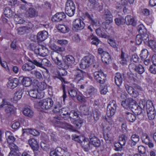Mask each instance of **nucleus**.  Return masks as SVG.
Segmentation results:
<instances>
[{
  "label": "nucleus",
  "instance_id": "nucleus-19",
  "mask_svg": "<svg viewBox=\"0 0 156 156\" xmlns=\"http://www.w3.org/2000/svg\"><path fill=\"white\" fill-rule=\"evenodd\" d=\"M97 92V90L92 86H90L87 90L84 92L83 94L86 98H88L92 96Z\"/></svg>",
  "mask_w": 156,
  "mask_h": 156
},
{
  "label": "nucleus",
  "instance_id": "nucleus-34",
  "mask_svg": "<svg viewBox=\"0 0 156 156\" xmlns=\"http://www.w3.org/2000/svg\"><path fill=\"white\" fill-rule=\"evenodd\" d=\"M28 142L30 146L32 149L37 150L38 148V145L36 140L33 138L30 139L29 140Z\"/></svg>",
  "mask_w": 156,
  "mask_h": 156
},
{
  "label": "nucleus",
  "instance_id": "nucleus-21",
  "mask_svg": "<svg viewBox=\"0 0 156 156\" xmlns=\"http://www.w3.org/2000/svg\"><path fill=\"white\" fill-rule=\"evenodd\" d=\"M7 142L9 144V147L10 149H16L17 146L14 144L16 138L12 136L9 135L7 139Z\"/></svg>",
  "mask_w": 156,
  "mask_h": 156
},
{
  "label": "nucleus",
  "instance_id": "nucleus-60",
  "mask_svg": "<svg viewBox=\"0 0 156 156\" xmlns=\"http://www.w3.org/2000/svg\"><path fill=\"white\" fill-rule=\"evenodd\" d=\"M115 23L118 25H119L124 23V19L122 17H120L119 18H116L115 19Z\"/></svg>",
  "mask_w": 156,
  "mask_h": 156
},
{
  "label": "nucleus",
  "instance_id": "nucleus-37",
  "mask_svg": "<svg viewBox=\"0 0 156 156\" xmlns=\"http://www.w3.org/2000/svg\"><path fill=\"white\" fill-rule=\"evenodd\" d=\"M75 125L77 129L80 128L83 123V120L79 117L73 120L72 122Z\"/></svg>",
  "mask_w": 156,
  "mask_h": 156
},
{
  "label": "nucleus",
  "instance_id": "nucleus-51",
  "mask_svg": "<svg viewBox=\"0 0 156 156\" xmlns=\"http://www.w3.org/2000/svg\"><path fill=\"white\" fill-rule=\"evenodd\" d=\"M62 127L64 128H67L72 131H75L74 128L70 124L66 122H62L61 124Z\"/></svg>",
  "mask_w": 156,
  "mask_h": 156
},
{
  "label": "nucleus",
  "instance_id": "nucleus-32",
  "mask_svg": "<svg viewBox=\"0 0 156 156\" xmlns=\"http://www.w3.org/2000/svg\"><path fill=\"white\" fill-rule=\"evenodd\" d=\"M35 68L34 65L33 64V63L30 62L23 65L22 67V69L24 71H29L34 69Z\"/></svg>",
  "mask_w": 156,
  "mask_h": 156
},
{
  "label": "nucleus",
  "instance_id": "nucleus-45",
  "mask_svg": "<svg viewBox=\"0 0 156 156\" xmlns=\"http://www.w3.org/2000/svg\"><path fill=\"white\" fill-rule=\"evenodd\" d=\"M4 13L6 16L10 17L12 16L13 15V12L9 7H6L4 11Z\"/></svg>",
  "mask_w": 156,
  "mask_h": 156
},
{
  "label": "nucleus",
  "instance_id": "nucleus-12",
  "mask_svg": "<svg viewBox=\"0 0 156 156\" xmlns=\"http://www.w3.org/2000/svg\"><path fill=\"white\" fill-rule=\"evenodd\" d=\"M75 62V59L74 57L71 55H69L66 56L65 58L64 62L65 65H64V68L67 69L69 66H71Z\"/></svg>",
  "mask_w": 156,
  "mask_h": 156
},
{
  "label": "nucleus",
  "instance_id": "nucleus-40",
  "mask_svg": "<svg viewBox=\"0 0 156 156\" xmlns=\"http://www.w3.org/2000/svg\"><path fill=\"white\" fill-rule=\"evenodd\" d=\"M126 118L128 121L133 122L136 120V117L134 114L127 112H126Z\"/></svg>",
  "mask_w": 156,
  "mask_h": 156
},
{
  "label": "nucleus",
  "instance_id": "nucleus-6",
  "mask_svg": "<svg viewBox=\"0 0 156 156\" xmlns=\"http://www.w3.org/2000/svg\"><path fill=\"white\" fill-rule=\"evenodd\" d=\"M72 26L73 30L79 32L84 29L85 25L82 20L77 19L73 21Z\"/></svg>",
  "mask_w": 156,
  "mask_h": 156
},
{
  "label": "nucleus",
  "instance_id": "nucleus-39",
  "mask_svg": "<svg viewBox=\"0 0 156 156\" xmlns=\"http://www.w3.org/2000/svg\"><path fill=\"white\" fill-rule=\"evenodd\" d=\"M127 55L123 52L122 51L121 55V64L123 65H127Z\"/></svg>",
  "mask_w": 156,
  "mask_h": 156
},
{
  "label": "nucleus",
  "instance_id": "nucleus-44",
  "mask_svg": "<svg viewBox=\"0 0 156 156\" xmlns=\"http://www.w3.org/2000/svg\"><path fill=\"white\" fill-rule=\"evenodd\" d=\"M90 39L92 40L91 43L92 44L97 46L99 43L100 41L98 38L96 36H94L93 34H92L89 37Z\"/></svg>",
  "mask_w": 156,
  "mask_h": 156
},
{
  "label": "nucleus",
  "instance_id": "nucleus-1",
  "mask_svg": "<svg viewBox=\"0 0 156 156\" xmlns=\"http://www.w3.org/2000/svg\"><path fill=\"white\" fill-rule=\"evenodd\" d=\"M103 16L105 20V22L103 24L105 25L106 31L108 32V30L109 32L111 31V32L112 30V27L110 24L113 22V16L111 12L108 9H105L104 10Z\"/></svg>",
  "mask_w": 156,
  "mask_h": 156
},
{
  "label": "nucleus",
  "instance_id": "nucleus-17",
  "mask_svg": "<svg viewBox=\"0 0 156 156\" xmlns=\"http://www.w3.org/2000/svg\"><path fill=\"white\" fill-rule=\"evenodd\" d=\"M28 94L30 97L34 98L41 99L44 97L43 93L39 92L37 90H31L29 91Z\"/></svg>",
  "mask_w": 156,
  "mask_h": 156
},
{
  "label": "nucleus",
  "instance_id": "nucleus-58",
  "mask_svg": "<svg viewBox=\"0 0 156 156\" xmlns=\"http://www.w3.org/2000/svg\"><path fill=\"white\" fill-rule=\"evenodd\" d=\"M141 35L142 37V41H143L145 44H147V43L149 41V36L148 34H147V33H144Z\"/></svg>",
  "mask_w": 156,
  "mask_h": 156
},
{
  "label": "nucleus",
  "instance_id": "nucleus-29",
  "mask_svg": "<svg viewBox=\"0 0 156 156\" xmlns=\"http://www.w3.org/2000/svg\"><path fill=\"white\" fill-rule=\"evenodd\" d=\"M96 33L97 35L102 38H108L109 36L105 33V29L102 28H99L96 30Z\"/></svg>",
  "mask_w": 156,
  "mask_h": 156
},
{
  "label": "nucleus",
  "instance_id": "nucleus-52",
  "mask_svg": "<svg viewBox=\"0 0 156 156\" xmlns=\"http://www.w3.org/2000/svg\"><path fill=\"white\" fill-rule=\"evenodd\" d=\"M137 30L139 32L140 35L147 33V30L142 24H140L138 26Z\"/></svg>",
  "mask_w": 156,
  "mask_h": 156
},
{
  "label": "nucleus",
  "instance_id": "nucleus-57",
  "mask_svg": "<svg viewBox=\"0 0 156 156\" xmlns=\"http://www.w3.org/2000/svg\"><path fill=\"white\" fill-rule=\"evenodd\" d=\"M104 73L101 71H96L94 73V79L97 81L98 80L99 78L101 77V75H103Z\"/></svg>",
  "mask_w": 156,
  "mask_h": 156
},
{
  "label": "nucleus",
  "instance_id": "nucleus-10",
  "mask_svg": "<svg viewBox=\"0 0 156 156\" xmlns=\"http://www.w3.org/2000/svg\"><path fill=\"white\" fill-rule=\"evenodd\" d=\"M126 137L124 134L120 135L119 138V143L115 144V150L117 151H120L122 148V146L125 145L126 143Z\"/></svg>",
  "mask_w": 156,
  "mask_h": 156
},
{
  "label": "nucleus",
  "instance_id": "nucleus-43",
  "mask_svg": "<svg viewBox=\"0 0 156 156\" xmlns=\"http://www.w3.org/2000/svg\"><path fill=\"white\" fill-rule=\"evenodd\" d=\"M117 92L122 98L124 99L126 97L127 95V93L125 90L120 87L119 86H118V88H117Z\"/></svg>",
  "mask_w": 156,
  "mask_h": 156
},
{
  "label": "nucleus",
  "instance_id": "nucleus-38",
  "mask_svg": "<svg viewBox=\"0 0 156 156\" xmlns=\"http://www.w3.org/2000/svg\"><path fill=\"white\" fill-rule=\"evenodd\" d=\"M72 122L73 120L79 117L77 112L75 110H72L69 112L68 116Z\"/></svg>",
  "mask_w": 156,
  "mask_h": 156
},
{
  "label": "nucleus",
  "instance_id": "nucleus-9",
  "mask_svg": "<svg viewBox=\"0 0 156 156\" xmlns=\"http://www.w3.org/2000/svg\"><path fill=\"white\" fill-rule=\"evenodd\" d=\"M51 55L52 59L56 65L64 68V64L62 63L63 60L60 55L56 52H53L51 53Z\"/></svg>",
  "mask_w": 156,
  "mask_h": 156
},
{
  "label": "nucleus",
  "instance_id": "nucleus-2",
  "mask_svg": "<svg viewBox=\"0 0 156 156\" xmlns=\"http://www.w3.org/2000/svg\"><path fill=\"white\" fill-rule=\"evenodd\" d=\"M94 61V57L91 55L86 56L81 60L80 64V68L85 69L88 68Z\"/></svg>",
  "mask_w": 156,
  "mask_h": 156
},
{
  "label": "nucleus",
  "instance_id": "nucleus-14",
  "mask_svg": "<svg viewBox=\"0 0 156 156\" xmlns=\"http://www.w3.org/2000/svg\"><path fill=\"white\" fill-rule=\"evenodd\" d=\"M37 38V42H41L46 39L48 37V33L46 31H42L38 32L37 36H34Z\"/></svg>",
  "mask_w": 156,
  "mask_h": 156
},
{
  "label": "nucleus",
  "instance_id": "nucleus-27",
  "mask_svg": "<svg viewBox=\"0 0 156 156\" xmlns=\"http://www.w3.org/2000/svg\"><path fill=\"white\" fill-rule=\"evenodd\" d=\"M19 83L18 79L14 78L9 81L8 87L11 89H14L16 87Z\"/></svg>",
  "mask_w": 156,
  "mask_h": 156
},
{
  "label": "nucleus",
  "instance_id": "nucleus-20",
  "mask_svg": "<svg viewBox=\"0 0 156 156\" xmlns=\"http://www.w3.org/2000/svg\"><path fill=\"white\" fill-rule=\"evenodd\" d=\"M89 138L91 144V145H92L94 146L97 147H98L100 146L101 142L97 137L94 136H92L90 135L89 136Z\"/></svg>",
  "mask_w": 156,
  "mask_h": 156
},
{
  "label": "nucleus",
  "instance_id": "nucleus-26",
  "mask_svg": "<svg viewBox=\"0 0 156 156\" xmlns=\"http://www.w3.org/2000/svg\"><path fill=\"white\" fill-rule=\"evenodd\" d=\"M135 102V103L131 107V109L135 115H137L142 113V109Z\"/></svg>",
  "mask_w": 156,
  "mask_h": 156
},
{
  "label": "nucleus",
  "instance_id": "nucleus-41",
  "mask_svg": "<svg viewBox=\"0 0 156 156\" xmlns=\"http://www.w3.org/2000/svg\"><path fill=\"white\" fill-rule=\"evenodd\" d=\"M57 29L58 30L62 33H65L68 32L69 31V27L64 25H58Z\"/></svg>",
  "mask_w": 156,
  "mask_h": 156
},
{
  "label": "nucleus",
  "instance_id": "nucleus-7",
  "mask_svg": "<svg viewBox=\"0 0 156 156\" xmlns=\"http://www.w3.org/2000/svg\"><path fill=\"white\" fill-rule=\"evenodd\" d=\"M146 107L148 117L150 120L154 119L155 117L156 112L152 103L150 101L147 103Z\"/></svg>",
  "mask_w": 156,
  "mask_h": 156
},
{
  "label": "nucleus",
  "instance_id": "nucleus-59",
  "mask_svg": "<svg viewBox=\"0 0 156 156\" xmlns=\"http://www.w3.org/2000/svg\"><path fill=\"white\" fill-rule=\"evenodd\" d=\"M106 80V76L104 74L103 75H101V77L99 78L98 80L96 81L101 84H104Z\"/></svg>",
  "mask_w": 156,
  "mask_h": 156
},
{
  "label": "nucleus",
  "instance_id": "nucleus-42",
  "mask_svg": "<svg viewBox=\"0 0 156 156\" xmlns=\"http://www.w3.org/2000/svg\"><path fill=\"white\" fill-rule=\"evenodd\" d=\"M141 138L142 142L145 144L148 143L150 140L149 136L146 133H142L141 136Z\"/></svg>",
  "mask_w": 156,
  "mask_h": 156
},
{
  "label": "nucleus",
  "instance_id": "nucleus-47",
  "mask_svg": "<svg viewBox=\"0 0 156 156\" xmlns=\"http://www.w3.org/2000/svg\"><path fill=\"white\" fill-rule=\"evenodd\" d=\"M37 86L38 90L43 91L46 89L47 85L44 82H39L37 83Z\"/></svg>",
  "mask_w": 156,
  "mask_h": 156
},
{
  "label": "nucleus",
  "instance_id": "nucleus-35",
  "mask_svg": "<svg viewBox=\"0 0 156 156\" xmlns=\"http://www.w3.org/2000/svg\"><path fill=\"white\" fill-rule=\"evenodd\" d=\"M58 76H55L54 78H58L59 79L62 83L63 82L64 83H66V82L65 81V79L64 78L62 77V76H66L67 75V72L64 70H62L59 72V73H58Z\"/></svg>",
  "mask_w": 156,
  "mask_h": 156
},
{
  "label": "nucleus",
  "instance_id": "nucleus-54",
  "mask_svg": "<svg viewBox=\"0 0 156 156\" xmlns=\"http://www.w3.org/2000/svg\"><path fill=\"white\" fill-rule=\"evenodd\" d=\"M17 30L19 34H23L27 32L28 30V28L25 27H23L19 28Z\"/></svg>",
  "mask_w": 156,
  "mask_h": 156
},
{
  "label": "nucleus",
  "instance_id": "nucleus-5",
  "mask_svg": "<svg viewBox=\"0 0 156 156\" xmlns=\"http://www.w3.org/2000/svg\"><path fill=\"white\" fill-rule=\"evenodd\" d=\"M54 102L51 98H47L41 100L38 103V105L41 108L48 109L52 107Z\"/></svg>",
  "mask_w": 156,
  "mask_h": 156
},
{
  "label": "nucleus",
  "instance_id": "nucleus-55",
  "mask_svg": "<svg viewBox=\"0 0 156 156\" xmlns=\"http://www.w3.org/2000/svg\"><path fill=\"white\" fill-rule=\"evenodd\" d=\"M68 93L72 97H75L77 96V93L76 90L74 88H70L68 90Z\"/></svg>",
  "mask_w": 156,
  "mask_h": 156
},
{
  "label": "nucleus",
  "instance_id": "nucleus-31",
  "mask_svg": "<svg viewBox=\"0 0 156 156\" xmlns=\"http://www.w3.org/2000/svg\"><path fill=\"white\" fill-rule=\"evenodd\" d=\"M23 114L26 116L31 118L34 115V112L30 108H25L23 111Z\"/></svg>",
  "mask_w": 156,
  "mask_h": 156
},
{
  "label": "nucleus",
  "instance_id": "nucleus-22",
  "mask_svg": "<svg viewBox=\"0 0 156 156\" xmlns=\"http://www.w3.org/2000/svg\"><path fill=\"white\" fill-rule=\"evenodd\" d=\"M124 23L127 25H132L135 26L136 25V21L130 15H127L125 19Z\"/></svg>",
  "mask_w": 156,
  "mask_h": 156
},
{
  "label": "nucleus",
  "instance_id": "nucleus-25",
  "mask_svg": "<svg viewBox=\"0 0 156 156\" xmlns=\"http://www.w3.org/2000/svg\"><path fill=\"white\" fill-rule=\"evenodd\" d=\"M22 79L21 82L23 86L25 87L29 86L32 82V80L29 77H23L21 76L19 77L20 80Z\"/></svg>",
  "mask_w": 156,
  "mask_h": 156
},
{
  "label": "nucleus",
  "instance_id": "nucleus-23",
  "mask_svg": "<svg viewBox=\"0 0 156 156\" xmlns=\"http://www.w3.org/2000/svg\"><path fill=\"white\" fill-rule=\"evenodd\" d=\"M26 14L28 17L33 18L37 16L38 12L34 9L30 8L27 11Z\"/></svg>",
  "mask_w": 156,
  "mask_h": 156
},
{
  "label": "nucleus",
  "instance_id": "nucleus-33",
  "mask_svg": "<svg viewBox=\"0 0 156 156\" xmlns=\"http://www.w3.org/2000/svg\"><path fill=\"white\" fill-rule=\"evenodd\" d=\"M122 80L121 74L119 73H116L115 77V80L116 85L118 86L121 85L122 83Z\"/></svg>",
  "mask_w": 156,
  "mask_h": 156
},
{
  "label": "nucleus",
  "instance_id": "nucleus-15",
  "mask_svg": "<svg viewBox=\"0 0 156 156\" xmlns=\"http://www.w3.org/2000/svg\"><path fill=\"white\" fill-rule=\"evenodd\" d=\"M135 102L136 101L132 98H128L122 101L121 105L126 109H131V107L135 103Z\"/></svg>",
  "mask_w": 156,
  "mask_h": 156
},
{
  "label": "nucleus",
  "instance_id": "nucleus-53",
  "mask_svg": "<svg viewBox=\"0 0 156 156\" xmlns=\"http://www.w3.org/2000/svg\"><path fill=\"white\" fill-rule=\"evenodd\" d=\"M135 71L139 74H142L144 72V68L142 65H138L137 66Z\"/></svg>",
  "mask_w": 156,
  "mask_h": 156
},
{
  "label": "nucleus",
  "instance_id": "nucleus-56",
  "mask_svg": "<svg viewBox=\"0 0 156 156\" xmlns=\"http://www.w3.org/2000/svg\"><path fill=\"white\" fill-rule=\"evenodd\" d=\"M51 65V63L48 59L46 58L41 59V67H43V66L49 67Z\"/></svg>",
  "mask_w": 156,
  "mask_h": 156
},
{
  "label": "nucleus",
  "instance_id": "nucleus-8",
  "mask_svg": "<svg viewBox=\"0 0 156 156\" xmlns=\"http://www.w3.org/2000/svg\"><path fill=\"white\" fill-rule=\"evenodd\" d=\"M116 109V101L113 100L109 102L107 108V115L108 117H111L115 114Z\"/></svg>",
  "mask_w": 156,
  "mask_h": 156
},
{
  "label": "nucleus",
  "instance_id": "nucleus-13",
  "mask_svg": "<svg viewBox=\"0 0 156 156\" xmlns=\"http://www.w3.org/2000/svg\"><path fill=\"white\" fill-rule=\"evenodd\" d=\"M30 49L34 51L36 54L42 56H44L46 55L45 53H43L42 52L43 49L40 48H39V46L38 45L37 46L35 43H31L30 44Z\"/></svg>",
  "mask_w": 156,
  "mask_h": 156
},
{
  "label": "nucleus",
  "instance_id": "nucleus-50",
  "mask_svg": "<svg viewBox=\"0 0 156 156\" xmlns=\"http://www.w3.org/2000/svg\"><path fill=\"white\" fill-rule=\"evenodd\" d=\"M29 61L33 63L34 65H35L37 66L41 67V59H33L31 60H29Z\"/></svg>",
  "mask_w": 156,
  "mask_h": 156
},
{
  "label": "nucleus",
  "instance_id": "nucleus-24",
  "mask_svg": "<svg viewBox=\"0 0 156 156\" xmlns=\"http://www.w3.org/2000/svg\"><path fill=\"white\" fill-rule=\"evenodd\" d=\"M80 144L86 151H88L89 150L91 149L90 142L86 140L84 138V140L82 141Z\"/></svg>",
  "mask_w": 156,
  "mask_h": 156
},
{
  "label": "nucleus",
  "instance_id": "nucleus-64",
  "mask_svg": "<svg viewBox=\"0 0 156 156\" xmlns=\"http://www.w3.org/2000/svg\"><path fill=\"white\" fill-rule=\"evenodd\" d=\"M142 36L140 34L136 35V43L137 45H139L141 44L142 41Z\"/></svg>",
  "mask_w": 156,
  "mask_h": 156
},
{
  "label": "nucleus",
  "instance_id": "nucleus-36",
  "mask_svg": "<svg viewBox=\"0 0 156 156\" xmlns=\"http://www.w3.org/2000/svg\"><path fill=\"white\" fill-rule=\"evenodd\" d=\"M81 112L85 115H88L89 114V110L88 107L85 105H81L80 107Z\"/></svg>",
  "mask_w": 156,
  "mask_h": 156
},
{
  "label": "nucleus",
  "instance_id": "nucleus-4",
  "mask_svg": "<svg viewBox=\"0 0 156 156\" xmlns=\"http://www.w3.org/2000/svg\"><path fill=\"white\" fill-rule=\"evenodd\" d=\"M75 10V5L73 1L68 0L66 3L65 12L69 16L74 15Z\"/></svg>",
  "mask_w": 156,
  "mask_h": 156
},
{
  "label": "nucleus",
  "instance_id": "nucleus-46",
  "mask_svg": "<svg viewBox=\"0 0 156 156\" xmlns=\"http://www.w3.org/2000/svg\"><path fill=\"white\" fill-rule=\"evenodd\" d=\"M22 91V89H20L14 94L13 97L14 100L16 101L21 98L23 93Z\"/></svg>",
  "mask_w": 156,
  "mask_h": 156
},
{
  "label": "nucleus",
  "instance_id": "nucleus-61",
  "mask_svg": "<svg viewBox=\"0 0 156 156\" xmlns=\"http://www.w3.org/2000/svg\"><path fill=\"white\" fill-rule=\"evenodd\" d=\"M140 140L139 136L138 135L134 134L132 135L131 137V140L132 141H134L135 142H138Z\"/></svg>",
  "mask_w": 156,
  "mask_h": 156
},
{
  "label": "nucleus",
  "instance_id": "nucleus-3",
  "mask_svg": "<svg viewBox=\"0 0 156 156\" xmlns=\"http://www.w3.org/2000/svg\"><path fill=\"white\" fill-rule=\"evenodd\" d=\"M73 79L74 82L77 84L80 83L81 80H83L86 73L79 68L74 70L73 73Z\"/></svg>",
  "mask_w": 156,
  "mask_h": 156
},
{
  "label": "nucleus",
  "instance_id": "nucleus-49",
  "mask_svg": "<svg viewBox=\"0 0 156 156\" xmlns=\"http://www.w3.org/2000/svg\"><path fill=\"white\" fill-rule=\"evenodd\" d=\"M5 107V112L7 114H11L14 112V109L13 106L9 105V103L8 105Z\"/></svg>",
  "mask_w": 156,
  "mask_h": 156
},
{
  "label": "nucleus",
  "instance_id": "nucleus-30",
  "mask_svg": "<svg viewBox=\"0 0 156 156\" xmlns=\"http://www.w3.org/2000/svg\"><path fill=\"white\" fill-rule=\"evenodd\" d=\"M69 113L68 108H61L59 114L64 119L67 120L68 118Z\"/></svg>",
  "mask_w": 156,
  "mask_h": 156
},
{
  "label": "nucleus",
  "instance_id": "nucleus-48",
  "mask_svg": "<svg viewBox=\"0 0 156 156\" xmlns=\"http://www.w3.org/2000/svg\"><path fill=\"white\" fill-rule=\"evenodd\" d=\"M108 42L112 47L114 48H116V49H117L118 46L119 45V44L118 42L114 40L109 39L108 40Z\"/></svg>",
  "mask_w": 156,
  "mask_h": 156
},
{
  "label": "nucleus",
  "instance_id": "nucleus-28",
  "mask_svg": "<svg viewBox=\"0 0 156 156\" xmlns=\"http://www.w3.org/2000/svg\"><path fill=\"white\" fill-rule=\"evenodd\" d=\"M101 60L105 64H108L111 60V56L107 52H104L101 56Z\"/></svg>",
  "mask_w": 156,
  "mask_h": 156
},
{
  "label": "nucleus",
  "instance_id": "nucleus-63",
  "mask_svg": "<svg viewBox=\"0 0 156 156\" xmlns=\"http://www.w3.org/2000/svg\"><path fill=\"white\" fill-rule=\"evenodd\" d=\"M55 151L59 156H62L63 153L64 152V150L60 147H57Z\"/></svg>",
  "mask_w": 156,
  "mask_h": 156
},
{
  "label": "nucleus",
  "instance_id": "nucleus-16",
  "mask_svg": "<svg viewBox=\"0 0 156 156\" xmlns=\"http://www.w3.org/2000/svg\"><path fill=\"white\" fill-rule=\"evenodd\" d=\"M125 86L126 91L132 97L136 98L139 95L138 92L135 90L133 87L127 84H125Z\"/></svg>",
  "mask_w": 156,
  "mask_h": 156
},
{
  "label": "nucleus",
  "instance_id": "nucleus-18",
  "mask_svg": "<svg viewBox=\"0 0 156 156\" xmlns=\"http://www.w3.org/2000/svg\"><path fill=\"white\" fill-rule=\"evenodd\" d=\"M66 17V15L64 12H59L53 16L51 20L53 22H58L64 19Z\"/></svg>",
  "mask_w": 156,
  "mask_h": 156
},
{
  "label": "nucleus",
  "instance_id": "nucleus-11",
  "mask_svg": "<svg viewBox=\"0 0 156 156\" xmlns=\"http://www.w3.org/2000/svg\"><path fill=\"white\" fill-rule=\"evenodd\" d=\"M101 113L98 110L96 109L93 111L92 114L88 118L89 121L91 123L96 122L98 120L100 116Z\"/></svg>",
  "mask_w": 156,
  "mask_h": 156
},
{
  "label": "nucleus",
  "instance_id": "nucleus-62",
  "mask_svg": "<svg viewBox=\"0 0 156 156\" xmlns=\"http://www.w3.org/2000/svg\"><path fill=\"white\" fill-rule=\"evenodd\" d=\"M31 73L36 77L37 79H41L42 76L41 73L39 71L37 70H34L31 72Z\"/></svg>",
  "mask_w": 156,
  "mask_h": 156
}]
</instances>
